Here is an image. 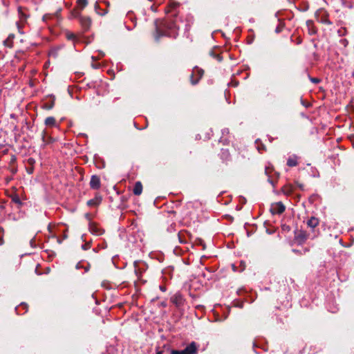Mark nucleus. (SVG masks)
Listing matches in <instances>:
<instances>
[{
    "instance_id": "obj_25",
    "label": "nucleus",
    "mask_w": 354,
    "mask_h": 354,
    "mask_svg": "<svg viewBox=\"0 0 354 354\" xmlns=\"http://www.w3.org/2000/svg\"><path fill=\"white\" fill-rule=\"evenodd\" d=\"M170 354H185V353H184L183 350H181V351L171 350L170 351Z\"/></svg>"
},
{
    "instance_id": "obj_27",
    "label": "nucleus",
    "mask_w": 354,
    "mask_h": 354,
    "mask_svg": "<svg viewBox=\"0 0 354 354\" xmlns=\"http://www.w3.org/2000/svg\"><path fill=\"white\" fill-rule=\"evenodd\" d=\"M310 81L315 84H317L320 82V79L317 77H311Z\"/></svg>"
},
{
    "instance_id": "obj_29",
    "label": "nucleus",
    "mask_w": 354,
    "mask_h": 354,
    "mask_svg": "<svg viewBox=\"0 0 354 354\" xmlns=\"http://www.w3.org/2000/svg\"><path fill=\"white\" fill-rule=\"evenodd\" d=\"M3 242V230L0 227V245H1Z\"/></svg>"
},
{
    "instance_id": "obj_26",
    "label": "nucleus",
    "mask_w": 354,
    "mask_h": 354,
    "mask_svg": "<svg viewBox=\"0 0 354 354\" xmlns=\"http://www.w3.org/2000/svg\"><path fill=\"white\" fill-rule=\"evenodd\" d=\"M211 55L216 58L218 62L222 60V57L219 55H215L213 52H211Z\"/></svg>"
},
{
    "instance_id": "obj_38",
    "label": "nucleus",
    "mask_w": 354,
    "mask_h": 354,
    "mask_svg": "<svg viewBox=\"0 0 354 354\" xmlns=\"http://www.w3.org/2000/svg\"><path fill=\"white\" fill-rule=\"evenodd\" d=\"M76 268L79 269L80 268V263L77 264Z\"/></svg>"
},
{
    "instance_id": "obj_41",
    "label": "nucleus",
    "mask_w": 354,
    "mask_h": 354,
    "mask_svg": "<svg viewBox=\"0 0 354 354\" xmlns=\"http://www.w3.org/2000/svg\"><path fill=\"white\" fill-rule=\"evenodd\" d=\"M160 288L162 291H164V290H165V288H164L163 287H162V286H160Z\"/></svg>"
},
{
    "instance_id": "obj_32",
    "label": "nucleus",
    "mask_w": 354,
    "mask_h": 354,
    "mask_svg": "<svg viewBox=\"0 0 354 354\" xmlns=\"http://www.w3.org/2000/svg\"><path fill=\"white\" fill-rule=\"evenodd\" d=\"M310 34H315L316 32V30L314 28L309 29Z\"/></svg>"
},
{
    "instance_id": "obj_5",
    "label": "nucleus",
    "mask_w": 354,
    "mask_h": 354,
    "mask_svg": "<svg viewBox=\"0 0 354 354\" xmlns=\"http://www.w3.org/2000/svg\"><path fill=\"white\" fill-rule=\"evenodd\" d=\"M308 238V234L306 231L297 230L295 233V240L299 245L305 243Z\"/></svg>"
},
{
    "instance_id": "obj_11",
    "label": "nucleus",
    "mask_w": 354,
    "mask_h": 354,
    "mask_svg": "<svg viewBox=\"0 0 354 354\" xmlns=\"http://www.w3.org/2000/svg\"><path fill=\"white\" fill-rule=\"evenodd\" d=\"M102 201V197L100 195H96L93 199L88 201L87 205L90 207L97 206Z\"/></svg>"
},
{
    "instance_id": "obj_20",
    "label": "nucleus",
    "mask_w": 354,
    "mask_h": 354,
    "mask_svg": "<svg viewBox=\"0 0 354 354\" xmlns=\"http://www.w3.org/2000/svg\"><path fill=\"white\" fill-rule=\"evenodd\" d=\"M347 33V30L346 28H341L337 30V34L339 37H342L346 35Z\"/></svg>"
},
{
    "instance_id": "obj_3",
    "label": "nucleus",
    "mask_w": 354,
    "mask_h": 354,
    "mask_svg": "<svg viewBox=\"0 0 354 354\" xmlns=\"http://www.w3.org/2000/svg\"><path fill=\"white\" fill-rule=\"evenodd\" d=\"M74 12L75 17L79 18L80 23L84 31L88 30L92 23L91 19L88 17L82 16L80 13L76 12L75 10H74Z\"/></svg>"
},
{
    "instance_id": "obj_6",
    "label": "nucleus",
    "mask_w": 354,
    "mask_h": 354,
    "mask_svg": "<svg viewBox=\"0 0 354 354\" xmlns=\"http://www.w3.org/2000/svg\"><path fill=\"white\" fill-rule=\"evenodd\" d=\"M179 3L174 1V0L170 1L167 8L165 10L167 15H170L171 17H177L178 13L176 8L178 7Z\"/></svg>"
},
{
    "instance_id": "obj_24",
    "label": "nucleus",
    "mask_w": 354,
    "mask_h": 354,
    "mask_svg": "<svg viewBox=\"0 0 354 354\" xmlns=\"http://www.w3.org/2000/svg\"><path fill=\"white\" fill-rule=\"evenodd\" d=\"M50 140H51L50 137H49V138H48V139H46V132L43 131V134H42V140H43V142H45V143H48Z\"/></svg>"
},
{
    "instance_id": "obj_22",
    "label": "nucleus",
    "mask_w": 354,
    "mask_h": 354,
    "mask_svg": "<svg viewBox=\"0 0 354 354\" xmlns=\"http://www.w3.org/2000/svg\"><path fill=\"white\" fill-rule=\"evenodd\" d=\"M66 36L69 40H75L77 38L76 35L73 32H66Z\"/></svg>"
},
{
    "instance_id": "obj_36",
    "label": "nucleus",
    "mask_w": 354,
    "mask_h": 354,
    "mask_svg": "<svg viewBox=\"0 0 354 354\" xmlns=\"http://www.w3.org/2000/svg\"><path fill=\"white\" fill-rule=\"evenodd\" d=\"M99 64H93V66L95 68H98L99 67Z\"/></svg>"
},
{
    "instance_id": "obj_35",
    "label": "nucleus",
    "mask_w": 354,
    "mask_h": 354,
    "mask_svg": "<svg viewBox=\"0 0 354 354\" xmlns=\"http://www.w3.org/2000/svg\"><path fill=\"white\" fill-rule=\"evenodd\" d=\"M342 44H344V45H346L347 44V40L346 39H342Z\"/></svg>"
},
{
    "instance_id": "obj_30",
    "label": "nucleus",
    "mask_w": 354,
    "mask_h": 354,
    "mask_svg": "<svg viewBox=\"0 0 354 354\" xmlns=\"http://www.w3.org/2000/svg\"><path fill=\"white\" fill-rule=\"evenodd\" d=\"M35 160L33 158H29L28 160V164H30V165H33V164L35 163Z\"/></svg>"
},
{
    "instance_id": "obj_19",
    "label": "nucleus",
    "mask_w": 354,
    "mask_h": 354,
    "mask_svg": "<svg viewBox=\"0 0 354 354\" xmlns=\"http://www.w3.org/2000/svg\"><path fill=\"white\" fill-rule=\"evenodd\" d=\"M187 234V232H180L178 234V237L179 241L180 243H185L186 242V240H185V235Z\"/></svg>"
},
{
    "instance_id": "obj_15",
    "label": "nucleus",
    "mask_w": 354,
    "mask_h": 354,
    "mask_svg": "<svg viewBox=\"0 0 354 354\" xmlns=\"http://www.w3.org/2000/svg\"><path fill=\"white\" fill-rule=\"evenodd\" d=\"M281 192L286 196L290 195L293 192V187L292 185H286L281 188Z\"/></svg>"
},
{
    "instance_id": "obj_18",
    "label": "nucleus",
    "mask_w": 354,
    "mask_h": 354,
    "mask_svg": "<svg viewBox=\"0 0 354 354\" xmlns=\"http://www.w3.org/2000/svg\"><path fill=\"white\" fill-rule=\"evenodd\" d=\"M77 3L80 11H82L88 5V0H77Z\"/></svg>"
},
{
    "instance_id": "obj_13",
    "label": "nucleus",
    "mask_w": 354,
    "mask_h": 354,
    "mask_svg": "<svg viewBox=\"0 0 354 354\" xmlns=\"http://www.w3.org/2000/svg\"><path fill=\"white\" fill-rule=\"evenodd\" d=\"M142 185L141 182L138 181L135 183L133 193L136 196H140L142 194Z\"/></svg>"
},
{
    "instance_id": "obj_14",
    "label": "nucleus",
    "mask_w": 354,
    "mask_h": 354,
    "mask_svg": "<svg viewBox=\"0 0 354 354\" xmlns=\"http://www.w3.org/2000/svg\"><path fill=\"white\" fill-rule=\"evenodd\" d=\"M319 225V220L316 217L312 216L307 221V225L311 228H315Z\"/></svg>"
},
{
    "instance_id": "obj_23",
    "label": "nucleus",
    "mask_w": 354,
    "mask_h": 354,
    "mask_svg": "<svg viewBox=\"0 0 354 354\" xmlns=\"http://www.w3.org/2000/svg\"><path fill=\"white\" fill-rule=\"evenodd\" d=\"M12 201L15 203L18 204L19 205H21V200H20L19 197L17 195H15L14 196H12Z\"/></svg>"
},
{
    "instance_id": "obj_34",
    "label": "nucleus",
    "mask_w": 354,
    "mask_h": 354,
    "mask_svg": "<svg viewBox=\"0 0 354 354\" xmlns=\"http://www.w3.org/2000/svg\"><path fill=\"white\" fill-rule=\"evenodd\" d=\"M281 27H280V26H278V27L276 28V32H281Z\"/></svg>"
},
{
    "instance_id": "obj_2",
    "label": "nucleus",
    "mask_w": 354,
    "mask_h": 354,
    "mask_svg": "<svg viewBox=\"0 0 354 354\" xmlns=\"http://www.w3.org/2000/svg\"><path fill=\"white\" fill-rule=\"evenodd\" d=\"M239 155L240 152L234 148H232L230 150L229 149H222L220 158L223 162L227 165L232 160L238 161L239 160Z\"/></svg>"
},
{
    "instance_id": "obj_33",
    "label": "nucleus",
    "mask_w": 354,
    "mask_h": 354,
    "mask_svg": "<svg viewBox=\"0 0 354 354\" xmlns=\"http://www.w3.org/2000/svg\"><path fill=\"white\" fill-rule=\"evenodd\" d=\"M27 171L29 174H32V171H33V168L32 167H30L29 169H27Z\"/></svg>"
},
{
    "instance_id": "obj_31",
    "label": "nucleus",
    "mask_w": 354,
    "mask_h": 354,
    "mask_svg": "<svg viewBox=\"0 0 354 354\" xmlns=\"http://www.w3.org/2000/svg\"><path fill=\"white\" fill-rule=\"evenodd\" d=\"M241 266L242 268L241 269V270H240V271H243V270H244L245 267V263H244L243 262H242V261H241Z\"/></svg>"
},
{
    "instance_id": "obj_39",
    "label": "nucleus",
    "mask_w": 354,
    "mask_h": 354,
    "mask_svg": "<svg viewBox=\"0 0 354 354\" xmlns=\"http://www.w3.org/2000/svg\"><path fill=\"white\" fill-rule=\"evenodd\" d=\"M156 354H162V351H160L156 353Z\"/></svg>"
},
{
    "instance_id": "obj_42",
    "label": "nucleus",
    "mask_w": 354,
    "mask_h": 354,
    "mask_svg": "<svg viewBox=\"0 0 354 354\" xmlns=\"http://www.w3.org/2000/svg\"><path fill=\"white\" fill-rule=\"evenodd\" d=\"M233 270H234V271H236L235 266H234V265H233Z\"/></svg>"
},
{
    "instance_id": "obj_8",
    "label": "nucleus",
    "mask_w": 354,
    "mask_h": 354,
    "mask_svg": "<svg viewBox=\"0 0 354 354\" xmlns=\"http://www.w3.org/2000/svg\"><path fill=\"white\" fill-rule=\"evenodd\" d=\"M198 346L196 342H192L183 349L185 354H198Z\"/></svg>"
},
{
    "instance_id": "obj_21",
    "label": "nucleus",
    "mask_w": 354,
    "mask_h": 354,
    "mask_svg": "<svg viewBox=\"0 0 354 354\" xmlns=\"http://www.w3.org/2000/svg\"><path fill=\"white\" fill-rule=\"evenodd\" d=\"M90 230H91V232H95L97 234H101V232L97 228V227L94 225H91Z\"/></svg>"
},
{
    "instance_id": "obj_7",
    "label": "nucleus",
    "mask_w": 354,
    "mask_h": 354,
    "mask_svg": "<svg viewBox=\"0 0 354 354\" xmlns=\"http://www.w3.org/2000/svg\"><path fill=\"white\" fill-rule=\"evenodd\" d=\"M285 205L281 202L272 204L270 212L272 214H281L285 211Z\"/></svg>"
},
{
    "instance_id": "obj_28",
    "label": "nucleus",
    "mask_w": 354,
    "mask_h": 354,
    "mask_svg": "<svg viewBox=\"0 0 354 354\" xmlns=\"http://www.w3.org/2000/svg\"><path fill=\"white\" fill-rule=\"evenodd\" d=\"M53 106H54V102H51L50 104H46L44 105V107H45L46 109H52V108L53 107Z\"/></svg>"
},
{
    "instance_id": "obj_17",
    "label": "nucleus",
    "mask_w": 354,
    "mask_h": 354,
    "mask_svg": "<svg viewBox=\"0 0 354 354\" xmlns=\"http://www.w3.org/2000/svg\"><path fill=\"white\" fill-rule=\"evenodd\" d=\"M265 172L266 174L268 175V180L269 182L272 184L274 185V180L272 179V176L271 175V173L272 172V169L270 168V167H267L265 170Z\"/></svg>"
},
{
    "instance_id": "obj_16",
    "label": "nucleus",
    "mask_w": 354,
    "mask_h": 354,
    "mask_svg": "<svg viewBox=\"0 0 354 354\" xmlns=\"http://www.w3.org/2000/svg\"><path fill=\"white\" fill-rule=\"evenodd\" d=\"M45 124L48 127H54L56 125V120L54 117H48L45 120Z\"/></svg>"
},
{
    "instance_id": "obj_1",
    "label": "nucleus",
    "mask_w": 354,
    "mask_h": 354,
    "mask_svg": "<svg viewBox=\"0 0 354 354\" xmlns=\"http://www.w3.org/2000/svg\"><path fill=\"white\" fill-rule=\"evenodd\" d=\"M179 25L178 24L177 17L168 16L167 18L160 25L158 21L155 22V32L153 33L154 39L156 41L163 36L176 38L178 35Z\"/></svg>"
},
{
    "instance_id": "obj_4",
    "label": "nucleus",
    "mask_w": 354,
    "mask_h": 354,
    "mask_svg": "<svg viewBox=\"0 0 354 354\" xmlns=\"http://www.w3.org/2000/svg\"><path fill=\"white\" fill-rule=\"evenodd\" d=\"M204 71L198 67H195L190 76L191 82L193 85L196 84L203 77Z\"/></svg>"
},
{
    "instance_id": "obj_37",
    "label": "nucleus",
    "mask_w": 354,
    "mask_h": 354,
    "mask_svg": "<svg viewBox=\"0 0 354 354\" xmlns=\"http://www.w3.org/2000/svg\"><path fill=\"white\" fill-rule=\"evenodd\" d=\"M310 25H313V23L311 21L308 22V26H310Z\"/></svg>"
},
{
    "instance_id": "obj_12",
    "label": "nucleus",
    "mask_w": 354,
    "mask_h": 354,
    "mask_svg": "<svg viewBox=\"0 0 354 354\" xmlns=\"http://www.w3.org/2000/svg\"><path fill=\"white\" fill-rule=\"evenodd\" d=\"M298 159L299 158L295 156H290L287 160V165L289 167H296L298 165Z\"/></svg>"
},
{
    "instance_id": "obj_9",
    "label": "nucleus",
    "mask_w": 354,
    "mask_h": 354,
    "mask_svg": "<svg viewBox=\"0 0 354 354\" xmlns=\"http://www.w3.org/2000/svg\"><path fill=\"white\" fill-rule=\"evenodd\" d=\"M171 301L177 307H180L184 304V299L181 294L177 292L174 294L170 299Z\"/></svg>"
},
{
    "instance_id": "obj_10",
    "label": "nucleus",
    "mask_w": 354,
    "mask_h": 354,
    "mask_svg": "<svg viewBox=\"0 0 354 354\" xmlns=\"http://www.w3.org/2000/svg\"><path fill=\"white\" fill-rule=\"evenodd\" d=\"M101 185L100 178L98 176L93 175L91 178L90 180V187L93 189H100Z\"/></svg>"
},
{
    "instance_id": "obj_40",
    "label": "nucleus",
    "mask_w": 354,
    "mask_h": 354,
    "mask_svg": "<svg viewBox=\"0 0 354 354\" xmlns=\"http://www.w3.org/2000/svg\"><path fill=\"white\" fill-rule=\"evenodd\" d=\"M274 174H276V175H277V178H279V174L278 173H277V172H275V173H274Z\"/></svg>"
}]
</instances>
